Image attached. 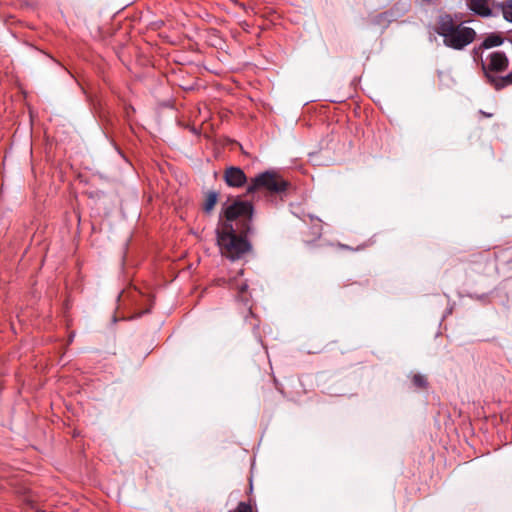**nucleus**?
Listing matches in <instances>:
<instances>
[{
    "mask_svg": "<svg viewBox=\"0 0 512 512\" xmlns=\"http://www.w3.org/2000/svg\"><path fill=\"white\" fill-rule=\"evenodd\" d=\"M436 33L443 38L446 47L453 50H463L476 38V31L456 23L450 14L444 13L438 17Z\"/></svg>",
    "mask_w": 512,
    "mask_h": 512,
    "instance_id": "f257e3e1",
    "label": "nucleus"
},
{
    "mask_svg": "<svg viewBox=\"0 0 512 512\" xmlns=\"http://www.w3.org/2000/svg\"><path fill=\"white\" fill-rule=\"evenodd\" d=\"M486 82L495 90L512 85V70L507 72L509 60L503 51L489 52L485 57L479 56Z\"/></svg>",
    "mask_w": 512,
    "mask_h": 512,
    "instance_id": "f03ea898",
    "label": "nucleus"
},
{
    "mask_svg": "<svg viewBox=\"0 0 512 512\" xmlns=\"http://www.w3.org/2000/svg\"><path fill=\"white\" fill-rule=\"evenodd\" d=\"M216 233L222 255L232 261L241 259L252 249L246 236L238 235L231 223H223Z\"/></svg>",
    "mask_w": 512,
    "mask_h": 512,
    "instance_id": "7ed1b4c3",
    "label": "nucleus"
},
{
    "mask_svg": "<svg viewBox=\"0 0 512 512\" xmlns=\"http://www.w3.org/2000/svg\"><path fill=\"white\" fill-rule=\"evenodd\" d=\"M288 183L274 171H265L254 177L247 186V193L257 190H267L270 193L286 191Z\"/></svg>",
    "mask_w": 512,
    "mask_h": 512,
    "instance_id": "20e7f679",
    "label": "nucleus"
},
{
    "mask_svg": "<svg viewBox=\"0 0 512 512\" xmlns=\"http://www.w3.org/2000/svg\"><path fill=\"white\" fill-rule=\"evenodd\" d=\"M254 207L251 202L248 201H235L234 203L228 205L224 210V216L226 221L224 223H231L238 219L243 218L245 221V234H252L253 228L251 226L252 218H253Z\"/></svg>",
    "mask_w": 512,
    "mask_h": 512,
    "instance_id": "39448f33",
    "label": "nucleus"
},
{
    "mask_svg": "<svg viewBox=\"0 0 512 512\" xmlns=\"http://www.w3.org/2000/svg\"><path fill=\"white\" fill-rule=\"evenodd\" d=\"M495 4L490 0H467L468 8L481 17L496 16Z\"/></svg>",
    "mask_w": 512,
    "mask_h": 512,
    "instance_id": "423d86ee",
    "label": "nucleus"
},
{
    "mask_svg": "<svg viewBox=\"0 0 512 512\" xmlns=\"http://www.w3.org/2000/svg\"><path fill=\"white\" fill-rule=\"evenodd\" d=\"M224 180L228 186L238 188L246 183L247 177L241 168L232 166L225 170Z\"/></svg>",
    "mask_w": 512,
    "mask_h": 512,
    "instance_id": "0eeeda50",
    "label": "nucleus"
},
{
    "mask_svg": "<svg viewBox=\"0 0 512 512\" xmlns=\"http://www.w3.org/2000/svg\"><path fill=\"white\" fill-rule=\"evenodd\" d=\"M503 38L495 33L488 35L479 46L474 47V58L483 56L484 50L500 46L503 43Z\"/></svg>",
    "mask_w": 512,
    "mask_h": 512,
    "instance_id": "6e6552de",
    "label": "nucleus"
},
{
    "mask_svg": "<svg viewBox=\"0 0 512 512\" xmlns=\"http://www.w3.org/2000/svg\"><path fill=\"white\" fill-rule=\"evenodd\" d=\"M495 13L496 16L502 13L506 21L512 22V0H507L504 3H496Z\"/></svg>",
    "mask_w": 512,
    "mask_h": 512,
    "instance_id": "1a4fd4ad",
    "label": "nucleus"
},
{
    "mask_svg": "<svg viewBox=\"0 0 512 512\" xmlns=\"http://www.w3.org/2000/svg\"><path fill=\"white\" fill-rule=\"evenodd\" d=\"M218 198V193L215 191L208 192L203 206L205 212L209 213L214 208Z\"/></svg>",
    "mask_w": 512,
    "mask_h": 512,
    "instance_id": "9d476101",
    "label": "nucleus"
},
{
    "mask_svg": "<svg viewBox=\"0 0 512 512\" xmlns=\"http://www.w3.org/2000/svg\"><path fill=\"white\" fill-rule=\"evenodd\" d=\"M412 382L418 388H426L428 385L426 377L421 374H415L412 378Z\"/></svg>",
    "mask_w": 512,
    "mask_h": 512,
    "instance_id": "9b49d317",
    "label": "nucleus"
},
{
    "mask_svg": "<svg viewBox=\"0 0 512 512\" xmlns=\"http://www.w3.org/2000/svg\"><path fill=\"white\" fill-rule=\"evenodd\" d=\"M229 512H252V507L246 502H239L237 507Z\"/></svg>",
    "mask_w": 512,
    "mask_h": 512,
    "instance_id": "f8f14e48",
    "label": "nucleus"
},
{
    "mask_svg": "<svg viewBox=\"0 0 512 512\" xmlns=\"http://www.w3.org/2000/svg\"><path fill=\"white\" fill-rule=\"evenodd\" d=\"M248 288V285L246 283H242L240 286H239V293L242 294L244 293Z\"/></svg>",
    "mask_w": 512,
    "mask_h": 512,
    "instance_id": "ddd939ff",
    "label": "nucleus"
},
{
    "mask_svg": "<svg viewBox=\"0 0 512 512\" xmlns=\"http://www.w3.org/2000/svg\"><path fill=\"white\" fill-rule=\"evenodd\" d=\"M480 113H481L482 115H484L485 117H491V116H492V114H491V113L484 112V111H482V110H480Z\"/></svg>",
    "mask_w": 512,
    "mask_h": 512,
    "instance_id": "4468645a",
    "label": "nucleus"
}]
</instances>
